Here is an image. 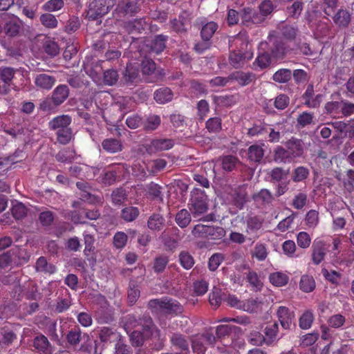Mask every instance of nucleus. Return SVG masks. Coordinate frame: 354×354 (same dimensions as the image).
Listing matches in <instances>:
<instances>
[{
	"mask_svg": "<svg viewBox=\"0 0 354 354\" xmlns=\"http://www.w3.org/2000/svg\"><path fill=\"white\" fill-rule=\"evenodd\" d=\"M189 205L193 216L197 218L205 213L208 209L207 196L203 192L197 190L192 193Z\"/></svg>",
	"mask_w": 354,
	"mask_h": 354,
	"instance_id": "obj_1",
	"label": "nucleus"
},
{
	"mask_svg": "<svg viewBox=\"0 0 354 354\" xmlns=\"http://www.w3.org/2000/svg\"><path fill=\"white\" fill-rule=\"evenodd\" d=\"M149 305L164 313H178L182 311V307L177 301L167 297L151 300Z\"/></svg>",
	"mask_w": 354,
	"mask_h": 354,
	"instance_id": "obj_2",
	"label": "nucleus"
},
{
	"mask_svg": "<svg viewBox=\"0 0 354 354\" xmlns=\"http://www.w3.org/2000/svg\"><path fill=\"white\" fill-rule=\"evenodd\" d=\"M114 5V0H94L89 5L88 16L95 19L107 14Z\"/></svg>",
	"mask_w": 354,
	"mask_h": 354,
	"instance_id": "obj_3",
	"label": "nucleus"
},
{
	"mask_svg": "<svg viewBox=\"0 0 354 354\" xmlns=\"http://www.w3.org/2000/svg\"><path fill=\"white\" fill-rule=\"evenodd\" d=\"M263 219L257 216H249L245 220V232L253 238L259 237V232L261 229Z\"/></svg>",
	"mask_w": 354,
	"mask_h": 354,
	"instance_id": "obj_4",
	"label": "nucleus"
},
{
	"mask_svg": "<svg viewBox=\"0 0 354 354\" xmlns=\"http://www.w3.org/2000/svg\"><path fill=\"white\" fill-rule=\"evenodd\" d=\"M268 44L273 46L272 48V55L273 57L280 59L288 53V48L285 44L278 40L277 37L272 33L268 37Z\"/></svg>",
	"mask_w": 354,
	"mask_h": 354,
	"instance_id": "obj_5",
	"label": "nucleus"
},
{
	"mask_svg": "<svg viewBox=\"0 0 354 354\" xmlns=\"http://www.w3.org/2000/svg\"><path fill=\"white\" fill-rule=\"evenodd\" d=\"M279 321L283 328L289 329L293 324L295 315L286 306H279L277 310Z\"/></svg>",
	"mask_w": 354,
	"mask_h": 354,
	"instance_id": "obj_6",
	"label": "nucleus"
},
{
	"mask_svg": "<svg viewBox=\"0 0 354 354\" xmlns=\"http://www.w3.org/2000/svg\"><path fill=\"white\" fill-rule=\"evenodd\" d=\"M55 78L46 73H40L35 77L34 82L39 89L50 90L55 83Z\"/></svg>",
	"mask_w": 354,
	"mask_h": 354,
	"instance_id": "obj_7",
	"label": "nucleus"
},
{
	"mask_svg": "<svg viewBox=\"0 0 354 354\" xmlns=\"http://www.w3.org/2000/svg\"><path fill=\"white\" fill-rule=\"evenodd\" d=\"M326 245L322 240H315L313 245V261L319 264L324 259L326 254Z\"/></svg>",
	"mask_w": 354,
	"mask_h": 354,
	"instance_id": "obj_8",
	"label": "nucleus"
},
{
	"mask_svg": "<svg viewBox=\"0 0 354 354\" xmlns=\"http://www.w3.org/2000/svg\"><path fill=\"white\" fill-rule=\"evenodd\" d=\"M100 337L102 342L113 343L114 345L117 342L122 341L121 335L119 333L106 327L102 328Z\"/></svg>",
	"mask_w": 354,
	"mask_h": 354,
	"instance_id": "obj_9",
	"label": "nucleus"
},
{
	"mask_svg": "<svg viewBox=\"0 0 354 354\" xmlns=\"http://www.w3.org/2000/svg\"><path fill=\"white\" fill-rule=\"evenodd\" d=\"M252 57V54L249 52L245 53L232 52L230 55L229 60L233 67L240 68L243 66L245 59H250Z\"/></svg>",
	"mask_w": 354,
	"mask_h": 354,
	"instance_id": "obj_10",
	"label": "nucleus"
},
{
	"mask_svg": "<svg viewBox=\"0 0 354 354\" xmlns=\"http://www.w3.org/2000/svg\"><path fill=\"white\" fill-rule=\"evenodd\" d=\"M286 145L292 158L300 157L303 154L304 146L301 140L291 139Z\"/></svg>",
	"mask_w": 354,
	"mask_h": 354,
	"instance_id": "obj_11",
	"label": "nucleus"
},
{
	"mask_svg": "<svg viewBox=\"0 0 354 354\" xmlns=\"http://www.w3.org/2000/svg\"><path fill=\"white\" fill-rule=\"evenodd\" d=\"M71 122V118L68 115H63L55 118L50 122L49 124L51 129L57 131L69 128Z\"/></svg>",
	"mask_w": 354,
	"mask_h": 354,
	"instance_id": "obj_12",
	"label": "nucleus"
},
{
	"mask_svg": "<svg viewBox=\"0 0 354 354\" xmlns=\"http://www.w3.org/2000/svg\"><path fill=\"white\" fill-rule=\"evenodd\" d=\"M69 90L66 85H59L53 91V100L56 104H62L68 96Z\"/></svg>",
	"mask_w": 354,
	"mask_h": 354,
	"instance_id": "obj_13",
	"label": "nucleus"
},
{
	"mask_svg": "<svg viewBox=\"0 0 354 354\" xmlns=\"http://www.w3.org/2000/svg\"><path fill=\"white\" fill-rule=\"evenodd\" d=\"M173 98V93L169 88H161L154 93V100L159 104H165Z\"/></svg>",
	"mask_w": 354,
	"mask_h": 354,
	"instance_id": "obj_14",
	"label": "nucleus"
},
{
	"mask_svg": "<svg viewBox=\"0 0 354 354\" xmlns=\"http://www.w3.org/2000/svg\"><path fill=\"white\" fill-rule=\"evenodd\" d=\"M230 81L235 80L241 86L250 84L254 78V75L251 73H245L241 71H236L230 76Z\"/></svg>",
	"mask_w": 354,
	"mask_h": 354,
	"instance_id": "obj_15",
	"label": "nucleus"
},
{
	"mask_svg": "<svg viewBox=\"0 0 354 354\" xmlns=\"http://www.w3.org/2000/svg\"><path fill=\"white\" fill-rule=\"evenodd\" d=\"M263 145H253L248 148V158L254 162H260L263 157Z\"/></svg>",
	"mask_w": 354,
	"mask_h": 354,
	"instance_id": "obj_16",
	"label": "nucleus"
},
{
	"mask_svg": "<svg viewBox=\"0 0 354 354\" xmlns=\"http://www.w3.org/2000/svg\"><path fill=\"white\" fill-rule=\"evenodd\" d=\"M34 346L39 351L44 354H51V350L49 348V343L45 336H37L34 340Z\"/></svg>",
	"mask_w": 354,
	"mask_h": 354,
	"instance_id": "obj_17",
	"label": "nucleus"
},
{
	"mask_svg": "<svg viewBox=\"0 0 354 354\" xmlns=\"http://www.w3.org/2000/svg\"><path fill=\"white\" fill-rule=\"evenodd\" d=\"M165 223L163 217L158 214H153L149 218L147 225L148 227L153 231L160 230Z\"/></svg>",
	"mask_w": 354,
	"mask_h": 354,
	"instance_id": "obj_18",
	"label": "nucleus"
},
{
	"mask_svg": "<svg viewBox=\"0 0 354 354\" xmlns=\"http://www.w3.org/2000/svg\"><path fill=\"white\" fill-rule=\"evenodd\" d=\"M300 289L305 292H310L315 288V281L313 277L304 274L302 275L299 282Z\"/></svg>",
	"mask_w": 354,
	"mask_h": 354,
	"instance_id": "obj_19",
	"label": "nucleus"
},
{
	"mask_svg": "<svg viewBox=\"0 0 354 354\" xmlns=\"http://www.w3.org/2000/svg\"><path fill=\"white\" fill-rule=\"evenodd\" d=\"M174 142L171 139H156L151 142V147L156 151L168 150L173 147Z\"/></svg>",
	"mask_w": 354,
	"mask_h": 354,
	"instance_id": "obj_20",
	"label": "nucleus"
},
{
	"mask_svg": "<svg viewBox=\"0 0 354 354\" xmlns=\"http://www.w3.org/2000/svg\"><path fill=\"white\" fill-rule=\"evenodd\" d=\"M102 146L109 153H116L122 149L120 141L113 138L104 140L102 143Z\"/></svg>",
	"mask_w": 354,
	"mask_h": 354,
	"instance_id": "obj_21",
	"label": "nucleus"
},
{
	"mask_svg": "<svg viewBox=\"0 0 354 354\" xmlns=\"http://www.w3.org/2000/svg\"><path fill=\"white\" fill-rule=\"evenodd\" d=\"M283 124L277 123L274 127L269 125L267 128L268 135V140L272 142H279L281 138V131L283 128Z\"/></svg>",
	"mask_w": 354,
	"mask_h": 354,
	"instance_id": "obj_22",
	"label": "nucleus"
},
{
	"mask_svg": "<svg viewBox=\"0 0 354 354\" xmlns=\"http://www.w3.org/2000/svg\"><path fill=\"white\" fill-rule=\"evenodd\" d=\"M252 256L259 261H264L268 256L266 245L263 243H257L252 252Z\"/></svg>",
	"mask_w": 354,
	"mask_h": 354,
	"instance_id": "obj_23",
	"label": "nucleus"
},
{
	"mask_svg": "<svg viewBox=\"0 0 354 354\" xmlns=\"http://www.w3.org/2000/svg\"><path fill=\"white\" fill-rule=\"evenodd\" d=\"M337 178L339 181L342 182L344 189L348 192L354 191V170H348L344 179H342L340 176H337Z\"/></svg>",
	"mask_w": 354,
	"mask_h": 354,
	"instance_id": "obj_24",
	"label": "nucleus"
},
{
	"mask_svg": "<svg viewBox=\"0 0 354 354\" xmlns=\"http://www.w3.org/2000/svg\"><path fill=\"white\" fill-rule=\"evenodd\" d=\"M333 20L339 26H346L351 20L349 13L344 10H339L333 17Z\"/></svg>",
	"mask_w": 354,
	"mask_h": 354,
	"instance_id": "obj_25",
	"label": "nucleus"
},
{
	"mask_svg": "<svg viewBox=\"0 0 354 354\" xmlns=\"http://www.w3.org/2000/svg\"><path fill=\"white\" fill-rule=\"evenodd\" d=\"M40 21L44 26L50 29L55 28L58 25L56 17L50 13L42 14L40 16Z\"/></svg>",
	"mask_w": 354,
	"mask_h": 354,
	"instance_id": "obj_26",
	"label": "nucleus"
},
{
	"mask_svg": "<svg viewBox=\"0 0 354 354\" xmlns=\"http://www.w3.org/2000/svg\"><path fill=\"white\" fill-rule=\"evenodd\" d=\"M145 191L149 197L162 201L161 187L158 185L151 183L146 186Z\"/></svg>",
	"mask_w": 354,
	"mask_h": 354,
	"instance_id": "obj_27",
	"label": "nucleus"
},
{
	"mask_svg": "<svg viewBox=\"0 0 354 354\" xmlns=\"http://www.w3.org/2000/svg\"><path fill=\"white\" fill-rule=\"evenodd\" d=\"M176 222L180 227H185L191 222L189 212L185 209H181L176 216Z\"/></svg>",
	"mask_w": 354,
	"mask_h": 354,
	"instance_id": "obj_28",
	"label": "nucleus"
},
{
	"mask_svg": "<svg viewBox=\"0 0 354 354\" xmlns=\"http://www.w3.org/2000/svg\"><path fill=\"white\" fill-rule=\"evenodd\" d=\"M270 281L276 286H283L288 283V276L280 272H277L270 275Z\"/></svg>",
	"mask_w": 354,
	"mask_h": 354,
	"instance_id": "obj_29",
	"label": "nucleus"
},
{
	"mask_svg": "<svg viewBox=\"0 0 354 354\" xmlns=\"http://www.w3.org/2000/svg\"><path fill=\"white\" fill-rule=\"evenodd\" d=\"M217 24L214 21L206 24L201 30V36L203 40H209L217 30Z\"/></svg>",
	"mask_w": 354,
	"mask_h": 354,
	"instance_id": "obj_30",
	"label": "nucleus"
},
{
	"mask_svg": "<svg viewBox=\"0 0 354 354\" xmlns=\"http://www.w3.org/2000/svg\"><path fill=\"white\" fill-rule=\"evenodd\" d=\"M166 37L162 35H158L152 41L151 50L156 53H161L165 48Z\"/></svg>",
	"mask_w": 354,
	"mask_h": 354,
	"instance_id": "obj_31",
	"label": "nucleus"
},
{
	"mask_svg": "<svg viewBox=\"0 0 354 354\" xmlns=\"http://www.w3.org/2000/svg\"><path fill=\"white\" fill-rule=\"evenodd\" d=\"M254 199L257 202L269 204L273 201V196L269 190L262 189L259 192L254 196Z\"/></svg>",
	"mask_w": 354,
	"mask_h": 354,
	"instance_id": "obj_32",
	"label": "nucleus"
},
{
	"mask_svg": "<svg viewBox=\"0 0 354 354\" xmlns=\"http://www.w3.org/2000/svg\"><path fill=\"white\" fill-rule=\"evenodd\" d=\"M5 32L10 37L16 36L20 30V24L18 20L13 19L6 23L5 26Z\"/></svg>",
	"mask_w": 354,
	"mask_h": 354,
	"instance_id": "obj_33",
	"label": "nucleus"
},
{
	"mask_svg": "<svg viewBox=\"0 0 354 354\" xmlns=\"http://www.w3.org/2000/svg\"><path fill=\"white\" fill-rule=\"evenodd\" d=\"M292 76L291 71L289 69H280L273 75V80L279 83L288 82Z\"/></svg>",
	"mask_w": 354,
	"mask_h": 354,
	"instance_id": "obj_34",
	"label": "nucleus"
},
{
	"mask_svg": "<svg viewBox=\"0 0 354 354\" xmlns=\"http://www.w3.org/2000/svg\"><path fill=\"white\" fill-rule=\"evenodd\" d=\"M314 320V316L311 311L306 310L299 319V326L302 329H308L310 328Z\"/></svg>",
	"mask_w": 354,
	"mask_h": 354,
	"instance_id": "obj_35",
	"label": "nucleus"
},
{
	"mask_svg": "<svg viewBox=\"0 0 354 354\" xmlns=\"http://www.w3.org/2000/svg\"><path fill=\"white\" fill-rule=\"evenodd\" d=\"M160 124V118L156 115H151L147 117L144 122L145 129L148 131L156 129Z\"/></svg>",
	"mask_w": 354,
	"mask_h": 354,
	"instance_id": "obj_36",
	"label": "nucleus"
},
{
	"mask_svg": "<svg viewBox=\"0 0 354 354\" xmlns=\"http://www.w3.org/2000/svg\"><path fill=\"white\" fill-rule=\"evenodd\" d=\"M274 159L278 162H290L292 158L288 149L286 150L281 147H278L275 150Z\"/></svg>",
	"mask_w": 354,
	"mask_h": 354,
	"instance_id": "obj_37",
	"label": "nucleus"
},
{
	"mask_svg": "<svg viewBox=\"0 0 354 354\" xmlns=\"http://www.w3.org/2000/svg\"><path fill=\"white\" fill-rule=\"evenodd\" d=\"M17 71V70L10 67L0 68V81L2 82H11Z\"/></svg>",
	"mask_w": 354,
	"mask_h": 354,
	"instance_id": "obj_38",
	"label": "nucleus"
},
{
	"mask_svg": "<svg viewBox=\"0 0 354 354\" xmlns=\"http://www.w3.org/2000/svg\"><path fill=\"white\" fill-rule=\"evenodd\" d=\"M139 210L135 207H129L122 210V217L126 221H132L137 218Z\"/></svg>",
	"mask_w": 354,
	"mask_h": 354,
	"instance_id": "obj_39",
	"label": "nucleus"
},
{
	"mask_svg": "<svg viewBox=\"0 0 354 354\" xmlns=\"http://www.w3.org/2000/svg\"><path fill=\"white\" fill-rule=\"evenodd\" d=\"M210 225L198 224L194 226L192 234L196 238H207Z\"/></svg>",
	"mask_w": 354,
	"mask_h": 354,
	"instance_id": "obj_40",
	"label": "nucleus"
},
{
	"mask_svg": "<svg viewBox=\"0 0 354 354\" xmlns=\"http://www.w3.org/2000/svg\"><path fill=\"white\" fill-rule=\"evenodd\" d=\"M278 328V324L275 322L270 324L266 327L265 334L266 337L268 339L269 343L272 342L277 339Z\"/></svg>",
	"mask_w": 354,
	"mask_h": 354,
	"instance_id": "obj_41",
	"label": "nucleus"
},
{
	"mask_svg": "<svg viewBox=\"0 0 354 354\" xmlns=\"http://www.w3.org/2000/svg\"><path fill=\"white\" fill-rule=\"evenodd\" d=\"M306 224L308 227H315L319 223V213L317 211L311 209L308 211L306 216Z\"/></svg>",
	"mask_w": 354,
	"mask_h": 354,
	"instance_id": "obj_42",
	"label": "nucleus"
},
{
	"mask_svg": "<svg viewBox=\"0 0 354 354\" xmlns=\"http://www.w3.org/2000/svg\"><path fill=\"white\" fill-rule=\"evenodd\" d=\"M241 17L243 24L247 26H248L250 22L256 24L262 21L257 17H254V12L249 8L243 10Z\"/></svg>",
	"mask_w": 354,
	"mask_h": 354,
	"instance_id": "obj_43",
	"label": "nucleus"
},
{
	"mask_svg": "<svg viewBox=\"0 0 354 354\" xmlns=\"http://www.w3.org/2000/svg\"><path fill=\"white\" fill-rule=\"evenodd\" d=\"M307 202V195L305 193L300 192L297 194L292 202V205L295 209H302L306 204Z\"/></svg>",
	"mask_w": 354,
	"mask_h": 354,
	"instance_id": "obj_44",
	"label": "nucleus"
},
{
	"mask_svg": "<svg viewBox=\"0 0 354 354\" xmlns=\"http://www.w3.org/2000/svg\"><path fill=\"white\" fill-rule=\"evenodd\" d=\"M64 6L62 0H49L42 6L45 11L55 12L60 10Z\"/></svg>",
	"mask_w": 354,
	"mask_h": 354,
	"instance_id": "obj_45",
	"label": "nucleus"
},
{
	"mask_svg": "<svg viewBox=\"0 0 354 354\" xmlns=\"http://www.w3.org/2000/svg\"><path fill=\"white\" fill-rule=\"evenodd\" d=\"M179 261L180 265L186 270H189L192 268L194 264L192 257L186 252H182L179 255Z\"/></svg>",
	"mask_w": 354,
	"mask_h": 354,
	"instance_id": "obj_46",
	"label": "nucleus"
},
{
	"mask_svg": "<svg viewBox=\"0 0 354 354\" xmlns=\"http://www.w3.org/2000/svg\"><path fill=\"white\" fill-rule=\"evenodd\" d=\"M225 235V230L221 227H214L210 225L207 238L212 240H219Z\"/></svg>",
	"mask_w": 354,
	"mask_h": 354,
	"instance_id": "obj_47",
	"label": "nucleus"
},
{
	"mask_svg": "<svg viewBox=\"0 0 354 354\" xmlns=\"http://www.w3.org/2000/svg\"><path fill=\"white\" fill-rule=\"evenodd\" d=\"M322 273L326 280L333 283H338L341 278V274L335 270H328L326 268H323Z\"/></svg>",
	"mask_w": 354,
	"mask_h": 354,
	"instance_id": "obj_48",
	"label": "nucleus"
},
{
	"mask_svg": "<svg viewBox=\"0 0 354 354\" xmlns=\"http://www.w3.org/2000/svg\"><path fill=\"white\" fill-rule=\"evenodd\" d=\"M297 245L301 248H307L311 243L310 235L306 232H300L297 236Z\"/></svg>",
	"mask_w": 354,
	"mask_h": 354,
	"instance_id": "obj_49",
	"label": "nucleus"
},
{
	"mask_svg": "<svg viewBox=\"0 0 354 354\" xmlns=\"http://www.w3.org/2000/svg\"><path fill=\"white\" fill-rule=\"evenodd\" d=\"M57 140L62 144H67L72 138V131L71 128L64 129L56 131Z\"/></svg>",
	"mask_w": 354,
	"mask_h": 354,
	"instance_id": "obj_50",
	"label": "nucleus"
},
{
	"mask_svg": "<svg viewBox=\"0 0 354 354\" xmlns=\"http://www.w3.org/2000/svg\"><path fill=\"white\" fill-rule=\"evenodd\" d=\"M309 174L308 169L304 167H299L295 169L292 174V180L295 182H301L305 180Z\"/></svg>",
	"mask_w": 354,
	"mask_h": 354,
	"instance_id": "obj_51",
	"label": "nucleus"
},
{
	"mask_svg": "<svg viewBox=\"0 0 354 354\" xmlns=\"http://www.w3.org/2000/svg\"><path fill=\"white\" fill-rule=\"evenodd\" d=\"M12 214L16 219H21L26 214V208L21 203H16L12 205Z\"/></svg>",
	"mask_w": 354,
	"mask_h": 354,
	"instance_id": "obj_52",
	"label": "nucleus"
},
{
	"mask_svg": "<svg viewBox=\"0 0 354 354\" xmlns=\"http://www.w3.org/2000/svg\"><path fill=\"white\" fill-rule=\"evenodd\" d=\"M259 302L254 299H250L247 301H243L242 305L240 310L252 313L257 310L259 308Z\"/></svg>",
	"mask_w": 354,
	"mask_h": 354,
	"instance_id": "obj_53",
	"label": "nucleus"
},
{
	"mask_svg": "<svg viewBox=\"0 0 354 354\" xmlns=\"http://www.w3.org/2000/svg\"><path fill=\"white\" fill-rule=\"evenodd\" d=\"M141 70L143 74L150 75L153 73L156 70V64L154 62L148 58H145L142 60L141 64Z\"/></svg>",
	"mask_w": 354,
	"mask_h": 354,
	"instance_id": "obj_54",
	"label": "nucleus"
},
{
	"mask_svg": "<svg viewBox=\"0 0 354 354\" xmlns=\"http://www.w3.org/2000/svg\"><path fill=\"white\" fill-rule=\"evenodd\" d=\"M267 128H269V125L266 124H254L252 128L248 129V133L250 136L263 135L266 132H268Z\"/></svg>",
	"mask_w": 354,
	"mask_h": 354,
	"instance_id": "obj_55",
	"label": "nucleus"
},
{
	"mask_svg": "<svg viewBox=\"0 0 354 354\" xmlns=\"http://www.w3.org/2000/svg\"><path fill=\"white\" fill-rule=\"evenodd\" d=\"M127 242V235L122 232H117L113 237V244L115 248L118 249L123 248Z\"/></svg>",
	"mask_w": 354,
	"mask_h": 354,
	"instance_id": "obj_56",
	"label": "nucleus"
},
{
	"mask_svg": "<svg viewBox=\"0 0 354 354\" xmlns=\"http://www.w3.org/2000/svg\"><path fill=\"white\" fill-rule=\"evenodd\" d=\"M118 79V74L115 70H107L104 73V82L106 85L114 84Z\"/></svg>",
	"mask_w": 354,
	"mask_h": 354,
	"instance_id": "obj_57",
	"label": "nucleus"
},
{
	"mask_svg": "<svg viewBox=\"0 0 354 354\" xmlns=\"http://www.w3.org/2000/svg\"><path fill=\"white\" fill-rule=\"evenodd\" d=\"M168 261V258L166 256L156 257L153 265L154 271L156 272H162L165 270Z\"/></svg>",
	"mask_w": 354,
	"mask_h": 354,
	"instance_id": "obj_58",
	"label": "nucleus"
},
{
	"mask_svg": "<svg viewBox=\"0 0 354 354\" xmlns=\"http://www.w3.org/2000/svg\"><path fill=\"white\" fill-rule=\"evenodd\" d=\"M206 127L209 132H217L221 129V120L218 118H209L206 122Z\"/></svg>",
	"mask_w": 354,
	"mask_h": 354,
	"instance_id": "obj_59",
	"label": "nucleus"
},
{
	"mask_svg": "<svg viewBox=\"0 0 354 354\" xmlns=\"http://www.w3.org/2000/svg\"><path fill=\"white\" fill-rule=\"evenodd\" d=\"M319 334L317 333H308L301 338V345L303 346H308L313 345L318 339Z\"/></svg>",
	"mask_w": 354,
	"mask_h": 354,
	"instance_id": "obj_60",
	"label": "nucleus"
},
{
	"mask_svg": "<svg viewBox=\"0 0 354 354\" xmlns=\"http://www.w3.org/2000/svg\"><path fill=\"white\" fill-rule=\"evenodd\" d=\"M289 104V97L284 94H280L276 97L274 100V106L277 109L283 110Z\"/></svg>",
	"mask_w": 354,
	"mask_h": 354,
	"instance_id": "obj_61",
	"label": "nucleus"
},
{
	"mask_svg": "<svg viewBox=\"0 0 354 354\" xmlns=\"http://www.w3.org/2000/svg\"><path fill=\"white\" fill-rule=\"evenodd\" d=\"M208 290V283L205 280H199L194 283V290L197 295H203Z\"/></svg>",
	"mask_w": 354,
	"mask_h": 354,
	"instance_id": "obj_62",
	"label": "nucleus"
},
{
	"mask_svg": "<svg viewBox=\"0 0 354 354\" xmlns=\"http://www.w3.org/2000/svg\"><path fill=\"white\" fill-rule=\"evenodd\" d=\"M282 250L286 255L292 257L296 250V245L293 241H286L282 245Z\"/></svg>",
	"mask_w": 354,
	"mask_h": 354,
	"instance_id": "obj_63",
	"label": "nucleus"
},
{
	"mask_svg": "<svg viewBox=\"0 0 354 354\" xmlns=\"http://www.w3.org/2000/svg\"><path fill=\"white\" fill-rule=\"evenodd\" d=\"M223 260V257L221 254H213L209 260V268L210 270L214 271L218 268Z\"/></svg>",
	"mask_w": 354,
	"mask_h": 354,
	"instance_id": "obj_64",
	"label": "nucleus"
}]
</instances>
